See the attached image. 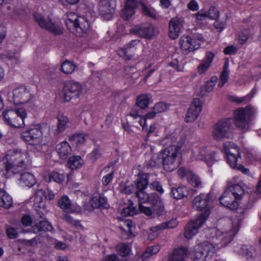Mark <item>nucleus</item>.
<instances>
[{
    "mask_svg": "<svg viewBox=\"0 0 261 261\" xmlns=\"http://www.w3.org/2000/svg\"><path fill=\"white\" fill-rule=\"evenodd\" d=\"M180 48L184 54H187L200 47V43L195 42L194 39L189 36H182L179 39Z\"/></svg>",
    "mask_w": 261,
    "mask_h": 261,
    "instance_id": "nucleus-21",
    "label": "nucleus"
},
{
    "mask_svg": "<svg viewBox=\"0 0 261 261\" xmlns=\"http://www.w3.org/2000/svg\"><path fill=\"white\" fill-rule=\"evenodd\" d=\"M88 137V135L87 134H77L71 136L70 139L73 141L77 146H81L85 143Z\"/></svg>",
    "mask_w": 261,
    "mask_h": 261,
    "instance_id": "nucleus-45",
    "label": "nucleus"
},
{
    "mask_svg": "<svg viewBox=\"0 0 261 261\" xmlns=\"http://www.w3.org/2000/svg\"><path fill=\"white\" fill-rule=\"evenodd\" d=\"M148 173L139 174L138 178L136 181V186L138 191H144L149 185L148 184Z\"/></svg>",
    "mask_w": 261,
    "mask_h": 261,
    "instance_id": "nucleus-36",
    "label": "nucleus"
},
{
    "mask_svg": "<svg viewBox=\"0 0 261 261\" xmlns=\"http://www.w3.org/2000/svg\"><path fill=\"white\" fill-rule=\"evenodd\" d=\"M188 253L185 247L175 248L169 256L168 261H184Z\"/></svg>",
    "mask_w": 261,
    "mask_h": 261,
    "instance_id": "nucleus-30",
    "label": "nucleus"
},
{
    "mask_svg": "<svg viewBox=\"0 0 261 261\" xmlns=\"http://www.w3.org/2000/svg\"><path fill=\"white\" fill-rule=\"evenodd\" d=\"M136 197L139 199V204L148 203L154 204L156 208L161 207V198L155 193L148 194L144 191H137L136 193ZM158 209H155L156 211Z\"/></svg>",
    "mask_w": 261,
    "mask_h": 261,
    "instance_id": "nucleus-13",
    "label": "nucleus"
},
{
    "mask_svg": "<svg viewBox=\"0 0 261 261\" xmlns=\"http://www.w3.org/2000/svg\"><path fill=\"white\" fill-rule=\"evenodd\" d=\"M215 55L212 52H207L205 57L203 59L197 67V71L199 74L204 73L210 68L212 63Z\"/></svg>",
    "mask_w": 261,
    "mask_h": 261,
    "instance_id": "nucleus-27",
    "label": "nucleus"
},
{
    "mask_svg": "<svg viewBox=\"0 0 261 261\" xmlns=\"http://www.w3.org/2000/svg\"><path fill=\"white\" fill-rule=\"evenodd\" d=\"M99 10L100 14L109 20L114 13L116 3L115 0H99Z\"/></svg>",
    "mask_w": 261,
    "mask_h": 261,
    "instance_id": "nucleus-15",
    "label": "nucleus"
},
{
    "mask_svg": "<svg viewBox=\"0 0 261 261\" xmlns=\"http://www.w3.org/2000/svg\"><path fill=\"white\" fill-rule=\"evenodd\" d=\"M90 27V23L87 18L84 16H79L77 21L75 22V27H73V31H70L76 36H81L84 33H87Z\"/></svg>",
    "mask_w": 261,
    "mask_h": 261,
    "instance_id": "nucleus-24",
    "label": "nucleus"
},
{
    "mask_svg": "<svg viewBox=\"0 0 261 261\" xmlns=\"http://www.w3.org/2000/svg\"><path fill=\"white\" fill-rule=\"evenodd\" d=\"M115 249L118 253L123 257L128 256L131 251L130 246L125 243L117 244L116 246Z\"/></svg>",
    "mask_w": 261,
    "mask_h": 261,
    "instance_id": "nucleus-42",
    "label": "nucleus"
},
{
    "mask_svg": "<svg viewBox=\"0 0 261 261\" xmlns=\"http://www.w3.org/2000/svg\"><path fill=\"white\" fill-rule=\"evenodd\" d=\"M58 205L63 211L66 212L72 213L74 211L71 200L66 195L63 196L59 198L58 200Z\"/></svg>",
    "mask_w": 261,
    "mask_h": 261,
    "instance_id": "nucleus-33",
    "label": "nucleus"
},
{
    "mask_svg": "<svg viewBox=\"0 0 261 261\" xmlns=\"http://www.w3.org/2000/svg\"><path fill=\"white\" fill-rule=\"evenodd\" d=\"M83 160L80 156H73L69 158L68 167L72 170L76 169L82 167Z\"/></svg>",
    "mask_w": 261,
    "mask_h": 261,
    "instance_id": "nucleus-41",
    "label": "nucleus"
},
{
    "mask_svg": "<svg viewBox=\"0 0 261 261\" xmlns=\"http://www.w3.org/2000/svg\"><path fill=\"white\" fill-rule=\"evenodd\" d=\"M70 121L68 117L62 114H59L58 116L57 130L61 133L65 130L70 125Z\"/></svg>",
    "mask_w": 261,
    "mask_h": 261,
    "instance_id": "nucleus-38",
    "label": "nucleus"
},
{
    "mask_svg": "<svg viewBox=\"0 0 261 261\" xmlns=\"http://www.w3.org/2000/svg\"><path fill=\"white\" fill-rule=\"evenodd\" d=\"M233 126L230 118L222 119L214 126L212 137L216 141H223L233 136Z\"/></svg>",
    "mask_w": 261,
    "mask_h": 261,
    "instance_id": "nucleus-5",
    "label": "nucleus"
},
{
    "mask_svg": "<svg viewBox=\"0 0 261 261\" xmlns=\"http://www.w3.org/2000/svg\"><path fill=\"white\" fill-rule=\"evenodd\" d=\"M130 32L141 37L150 39L154 35V28L149 23H144L135 26Z\"/></svg>",
    "mask_w": 261,
    "mask_h": 261,
    "instance_id": "nucleus-20",
    "label": "nucleus"
},
{
    "mask_svg": "<svg viewBox=\"0 0 261 261\" xmlns=\"http://www.w3.org/2000/svg\"><path fill=\"white\" fill-rule=\"evenodd\" d=\"M31 164L30 156L27 151L16 150L0 159V173L8 177L10 173L14 174L18 172V168H25Z\"/></svg>",
    "mask_w": 261,
    "mask_h": 261,
    "instance_id": "nucleus-2",
    "label": "nucleus"
},
{
    "mask_svg": "<svg viewBox=\"0 0 261 261\" xmlns=\"http://www.w3.org/2000/svg\"><path fill=\"white\" fill-rule=\"evenodd\" d=\"M13 199L4 189L0 188V206L9 208L12 206Z\"/></svg>",
    "mask_w": 261,
    "mask_h": 261,
    "instance_id": "nucleus-34",
    "label": "nucleus"
},
{
    "mask_svg": "<svg viewBox=\"0 0 261 261\" xmlns=\"http://www.w3.org/2000/svg\"><path fill=\"white\" fill-rule=\"evenodd\" d=\"M236 213L238 214L235 215L237 218L232 222L229 220L228 224L222 230L215 228L209 230L211 234L210 241L216 248L219 249L226 246L232 241L238 231L242 219V217L238 215L240 214L242 216L244 215L245 211L239 208Z\"/></svg>",
    "mask_w": 261,
    "mask_h": 261,
    "instance_id": "nucleus-1",
    "label": "nucleus"
},
{
    "mask_svg": "<svg viewBox=\"0 0 261 261\" xmlns=\"http://www.w3.org/2000/svg\"><path fill=\"white\" fill-rule=\"evenodd\" d=\"M34 18L39 25L55 35H59L62 33V30L58 25L52 22L49 17L45 18L41 14L36 13L34 14Z\"/></svg>",
    "mask_w": 261,
    "mask_h": 261,
    "instance_id": "nucleus-12",
    "label": "nucleus"
},
{
    "mask_svg": "<svg viewBox=\"0 0 261 261\" xmlns=\"http://www.w3.org/2000/svg\"><path fill=\"white\" fill-rule=\"evenodd\" d=\"M226 189L229 191V192L236 197V198H238L239 200L241 199L244 194V190L242 186L238 184L230 185Z\"/></svg>",
    "mask_w": 261,
    "mask_h": 261,
    "instance_id": "nucleus-39",
    "label": "nucleus"
},
{
    "mask_svg": "<svg viewBox=\"0 0 261 261\" xmlns=\"http://www.w3.org/2000/svg\"><path fill=\"white\" fill-rule=\"evenodd\" d=\"M206 156V149L204 146H195L192 149V158L194 160L203 161Z\"/></svg>",
    "mask_w": 261,
    "mask_h": 261,
    "instance_id": "nucleus-37",
    "label": "nucleus"
},
{
    "mask_svg": "<svg viewBox=\"0 0 261 261\" xmlns=\"http://www.w3.org/2000/svg\"><path fill=\"white\" fill-rule=\"evenodd\" d=\"M12 94V100L16 105L25 103L32 98L30 91L23 87L14 89Z\"/></svg>",
    "mask_w": 261,
    "mask_h": 261,
    "instance_id": "nucleus-17",
    "label": "nucleus"
},
{
    "mask_svg": "<svg viewBox=\"0 0 261 261\" xmlns=\"http://www.w3.org/2000/svg\"><path fill=\"white\" fill-rule=\"evenodd\" d=\"M219 159L215 153H210L206 156L204 161L208 167H211L215 162H218Z\"/></svg>",
    "mask_w": 261,
    "mask_h": 261,
    "instance_id": "nucleus-54",
    "label": "nucleus"
},
{
    "mask_svg": "<svg viewBox=\"0 0 261 261\" xmlns=\"http://www.w3.org/2000/svg\"><path fill=\"white\" fill-rule=\"evenodd\" d=\"M202 110V103L199 98L194 99L188 110L185 118L187 122H193L198 117Z\"/></svg>",
    "mask_w": 261,
    "mask_h": 261,
    "instance_id": "nucleus-18",
    "label": "nucleus"
},
{
    "mask_svg": "<svg viewBox=\"0 0 261 261\" xmlns=\"http://www.w3.org/2000/svg\"><path fill=\"white\" fill-rule=\"evenodd\" d=\"M252 96H248L247 95L243 97H233L232 100L233 101L236 102L238 104L244 103V104L248 103L251 99Z\"/></svg>",
    "mask_w": 261,
    "mask_h": 261,
    "instance_id": "nucleus-57",
    "label": "nucleus"
},
{
    "mask_svg": "<svg viewBox=\"0 0 261 261\" xmlns=\"http://www.w3.org/2000/svg\"><path fill=\"white\" fill-rule=\"evenodd\" d=\"M49 127L46 125H37L34 127L23 131L21 134V138L30 145L40 144L43 137L49 135Z\"/></svg>",
    "mask_w": 261,
    "mask_h": 261,
    "instance_id": "nucleus-4",
    "label": "nucleus"
},
{
    "mask_svg": "<svg viewBox=\"0 0 261 261\" xmlns=\"http://www.w3.org/2000/svg\"><path fill=\"white\" fill-rule=\"evenodd\" d=\"M136 8L133 7L127 6V5H125L124 8L121 13V17L126 20H128L135 14V9Z\"/></svg>",
    "mask_w": 261,
    "mask_h": 261,
    "instance_id": "nucleus-47",
    "label": "nucleus"
},
{
    "mask_svg": "<svg viewBox=\"0 0 261 261\" xmlns=\"http://www.w3.org/2000/svg\"><path fill=\"white\" fill-rule=\"evenodd\" d=\"M151 207L145 206L141 204H139V209L142 213H144L147 216H152L153 215H160L164 211V205L163 203L161 200V207L158 208V210L155 211V209H157L156 207H155L154 204H150Z\"/></svg>",
    "mask_w": 261,
    "mask_h": 261,
    "instance_id": "nucleus-29",
    "label": "nucleus"
},
{
    "mask_svg": "<svg viewBox=\"0 0 261 261\" xmlns=\"http://www.w3.org/2000/svg\"><path fill=\"white\" fill-rule=\"evenodd\" d=\"M215 247L210 242H204L195 246L194 261H212L216 252Z\"/></svg>",
    "mask_w": 261,
    "mask_h": 261,
    "instance_id": "nucleus-8",
    "label": "nucleus"
},
{
    "mask_svg": "<svg viewBox=\"0 0 261 261\" xmlns=\"http://www.w3.org/2000/svg\"><path fill=\"white\" fill-rule=\"evenodd\" d=\"M6 57L15 64L20 62V57L16 51L7 50L5 54Z\"/></svg>",
    "mask_w": 261,
    "mask_h": 261,
    "instance_id": "nucleus-49",
    "label": "nucleus"
},
{
    "mask_svg": "<svg viewBox=\"0 0 261 261\" xmlns=\"http://www.w3.org/2000/svg\"><path fill=\"white\" fill-rule=\"evenodd\" d=\"M205 221L202 217H196L191 220L185 227V237L187 239H191L203 225Z\"/></svg>",
    "mask_w": 261,
    "mask_h": 261,
    "instance_id": "nucleus-16",
    "label": "nucleus"
},
{
    "mask_svg": "<svg viewBox=\"0 0 261 261\" xmlns=\"http://www.w3.org/2000/svg\"><path fill=\"white\" fill-rule=\"evenodd\" d=\"M213 203L212 195L210 193L200 194L193 200L192 205L195 210L202 212L197 217H202L206 221L210 214Z\"/></svg>",
    "mask_w": 261,
    "mask_h": 261,
    "instance_id": "nucleus-6",
    "label": "nucleus"
},
{
    "mask_svg": "<svg viewBox=\"0 0 261 261\" xmlns=\"http://www.w3.org/2000/svg\"><path fill=\"white\" fill-rule=\"evenodd\" d=\"M207 17L211 19H215L218 17V11L214 7H211L208 11H206Z\"/></svg>",
    "mask_w": 261,
    "mask_h": 261,
    "instance_id": "nucleus-60",
    "label": "nucleus"
},
{
    "mask_svg": "<svg viewBox=\"0 0 261 261\" xmlns=\"http://www.w3.org/2000/svg\"><path fill=\"white\" fill-rule=\"evenodd\" d=\"M20 182L23 186L31 187L36 182V180L33 174L25 172L21 174Z\"/></svg>",
    "mask_w": 261,
    "mask_h": 261,
    "instance_id": "nucleus-35",
    "label": "nucleus"
},
{
    "mask_svg": "<svg viewBox=\"0 0 261 261\" xmlns=\"http://www.w3.org/2000/svg\"><path fill=\"white\" fill-rule=\"evenodd\" d=\"M79 16L72 12L67 13L65 22L69 31H73V27H75V22L77 21Z\"/></svg>",
    "mask_w": 261,
    "mask_h": 261,
    "instance_id": "nucleus-40",
    "label": "nucleus"
},
{
    "mask_svg": "<svg viewBox=\"0 0 261 261\" xmlns=\"http://www.w3.org/2000/svg\"><path fill=\"white\" fill-rule=\"evenodd\" d=\"M114 178V171H112L110 173L105 175L101 180L102 185L107 186L112 180Z\"/></svg>",
    "mask_w": 261,
    "mask_h": 261,
    "instance_id": "nucleus-63",
    "label": "nucleus"
},
{
    "mask_svg": "<svg viewBox=\"0 0 261 261\" xmlns=\"http://www.w3.org/2000/svg\"><path fill=\"white\" fill-rule=\"evenodd\" d=\"M142 47L143 45L139 40H133L119 50V54L122 56L125 60H129L135 55L137 49Z\"/></svg>",
    "mask_w": 261,
    "mask_h": 261,
    "instance_id": "nucleus-14",
    "label": "nucleus"
},
{
    "mask_svg": "<svg viewBox=\"0 0 261 261\" xmlns=\"http://www.w3.org/2000/svg\"><path fill=\"white\" fill-rule=\"evenodd\" d=\"M65 177V176L63 174H60L57 172H52L49 176L50 181L53 180L59 183L62 182Z\"/></svg>",
    "mask_w": 261,
    "mask_h": 261,
    "instance_id": "nucleus-53",
    "label": "nucleus"
},
{
    "mask_svg": "<svg viewBox=\"0 0 261 261\" xmlns=\"http://www.w3.org/2000/svg\"><path fill=\"white\" fill-rule=\"evenodd\" d=\"M215 85H213L211 82H207L206 84L201 87V94L202 95H205L206 92H210L213 90Z\"/></svg>",
    "mask_w": 261,
    "mask_h": 261,
    "instance_id": "nucleus-62",
    "label": "nucleus"
},
{
    "mask_svg": "<svg viewBox=\"0 0 261 261\" xmlns=\"http://www.w3.org/2000/svg\"><path fill=\"white\" fill-rule=\"evenodd\" d=\"M56 150L59 157L62 159H66L71 154L72 149L66 141H63L57 144Z\"/></svg>",
    "mask_w": 261,
    "mask_h": 261,
    "instance_id": "nucleus-28",
    "label": "nucleus"
},
{
    "mask_svg": "<svg viewBox=\"0 0 261 261\" xmlns=\"http://www.w3.org/2000/svg\"><path fill=\"white\" fill-rule=\"evenodd\" d=\"M190 194L188 188L186 186H179L171 189V195L176 199H181Z\"/></svg>",
    "mask_w": 261,
    "mask_h": 261,
    "instance_id": "nucleus-32",
    "label": "nucleus"
},
{
    "mask_svg": "<svg viewBox=\"0 0 261 261\" xmlns=\"http://www.w3.org/2000/svg\"><path fill=\"white\" fill-rule=\"evenodd\" d=\"M177 140V134L173 133L172 134L167 135L161 141L163 145H168V147L174 145V142Z\"/></svg>",
    "mask_w": 261,
    "mask_h": 261,
    "instance_id": "nucleus-48",
    "label": "nucleus"
},
{
    "mask_svg": "<svg viewBox=\"0 0 261 261\" xmlns=\"http://www.w3.org/2000/svg\"><path fill=\"white\" fill-rule=\"evenodd\" d=\"M255 113V109L250 105L245 108L236 109L233 112V121L236 127L243 132L249 130Z\"/></svg>",
    "mask_w": 261,
    "mask_h": 261,
    "instance_id": "nucleus-3",
    "label": "nucleus"
},
{
    "mask_svg": "<svg viewBox=\"0 0 261 261\" xmlns=\"http://www.w3.org/2000/svg\"><path fill=\"white\" fill-rule=\"evenodd\" d=\"M249 31L248 29H245L240 33L238 39L241 44H244L247 41L249 37Z\"/></svg>",
    "mask_w": 261,
    "mask_h": 261,
    "instance_id": "nucleus-56",
    "label": "nucleus"
},
{
    "mask_svg": "<svg viewBox=\"0 0 261 261\" xmlns=\"http://www.w3.org/2000/svg\"><path fill=\"white\" fill-rule=\"evenodd\" d=\"M63 90L65 100L69 101L80 97L83 91V86L80 83L70 80L65 83Z\"/></svg>",
    "mask_w": 261,
    "mask_h": 261,
    "instance_id": "nucleus-11",
    "label": "nucleus"
},
{
    "mask_svg": "<svg viewBox=\"0 0 261 261\" xmlns=\"http://www.w3.org/2000/svg\"><path fill=\"white\" fill-rule=\"evenodd\" d=\"M101 156L100 150L99 148L94 149L92 152L89 154L90 158L93 161H95Z\"/></svg>",
    "mask_w": 261,
    "mask_h": 261,
    "instance_id": "nucleus-64",
    "label": "nucleus"
},
{
    "mask_svg": "<svg viewBox=\"0 0 261 261\" xmlns=\"http://www.w3.org/2000/svg\"><path fill=\"white\" fill-rule=\"evenodd\" d=\"M150 97L148 94H142L138 96L136 99V105L141 109L147 108L149 103Z\"/></svg>",
    "mask_w": 261,
    "mask_h": 261,
    "instance_id": "nucleus-43",
    "label": "nucleus"
},
{
    "mask_svg": "<svg viewBox=\"0 0 261 261\" xmlns=\"http://www.w3.org/2000/svg\"><path fill=\"white\" fill-rule=\"evenodd\" d=\"M55 197V194L51 191H48L47 195L46 194L45 191L42 189H38L35 195L34 207L35 208H45V200L48 198L49 200H52Z\"/></svg>",
    "mask_w": 261,
    "mask_h": 261,
    "instance_id": "nucleus-19",
    "label": "nucleus"
},
{
    "mask_svg": "<svg viewBox=\"0 0 261 261\" xmlns=\"http://www.w3.org/2000/svg\"><path fill=\"white\" fill-rule=\"evenodd\" d=\"M142 13L146 16H149L152 18L156 17V14L155 10L146 6L144 4H141Z\"/></svg>",
    "mask_w": 261,
    "mask_h": 261,
    "instance_id": "nucleus-52",
    "label": "nucleus"
},
{
    "mask_svg": "<svg viewBox=\"0 0 261 261\" xmlns=\"http://www.w3.org/2000/svg\"><path fill=\"white\" fill-rule=\"evenodd\" d=\"M180 154L170 147L164 149L160 155L162 159L164 169L168 172L174 170L178 166L177 158Z\"/></svg>",
    "mask_w": 261,
    "mask_h": 261,
    "instance_id": "nucleus-10",
    "label": "nucleus"
},
{
    "mask_svg": "<svg viewBox=\"0 0 261 261\" xmlns=\"http://www.w3.org/2000/svg\"><path fill=\"white\" fill-rule=\"evenodd\" d=\"M224 150L227 155V163L232 168H236L243 174H249V170L248 169L246 168L241 164H237L239 160L241 158L239 148L237 146L233 144L231 148H229L225 145Z\"/></svg>",
    "mask_w": 261,
    "mask_h": 261,
    "instance_id": "nucleus-9",
    "label": "nucleus"
},
{
    "mask_svg": "<svg viewBox=\"0 0 261 261\" xmlns=\"http://www.w3.org/2000/svg\"><path fill=\"white\" fill-rule=\"evenodd\" d=\"M6 233L8 238L11 239H16L18 237V232L16 229L12 227L7 228Z\"/></svg>",
    "mask_w": 261,
    "mask_h": 261,
    "instance_id": "nucleus-61",
    "label": "nucleus"
},
{
    "mask_svg": "<svg viewBox=\"0 0 261 261\" xmlns=\"http://www.w3.org/2000/svg\"><path fill=\"white\" fill-rule=\"evenodd\" d=\"M32 228L34 233L39 235H41L47 231L52 232L54 231L53 226L47 220L40 221L33 225Z\"/></svg>",
    "mask_w": 261,
    "mask_h": 261,
    "instance_id": "nucleus-25",
    "label": "nucleus"
},
{
    "mask_svg": "<svg viewBox=\"0 0 261 261\" xmlns=\"http://www.w3.org/2000/svg\"><path fill=\"white\" fill-rule=\"evenodd\" d=\"M75 67L74 64L66 61L62 64L61 70L65 74H70L74 71Z\"/></svg>",
    "mask_w": 261,
    "mask_h": 261,
    "instance_id": "nucleus-51",
    "label": "nucleus"
},
{
    "mask_svg": "<svg viewBox=\"0 0 261 261\" xmlns=\"http://www.w3.org/2000/svg\"><path fill=\"white\" fill-rule=\"evenodd\" d=\"M161 249L159 245L151 246L148 247L142 255L143 259L149 257L151 255L156 254Z\"/></svg>",
    "mask_w": 261,
    "mask_h": 261,
    "instance_id": "nucleus-50",
    "label": "nucleus"
},
{
    "mask_svg": "<svg viewBox=\"0 0 261 261\" xmlns=\"http://www.w3.org/2000/svg\"><path fill=\"white\" fill-rule=\"evenodd\" d=\"M228 63H225L223 67V70L219 77V82L218 86L220 88L222 87L227 82L229 77V71L228 70Z\"/></svg>",
    "mask_w": 261,
    "mask_h": 261,
    "instance_id": "nucleus-46",
    "label": "nucleus"
},
{
    "mask_svg": "<svg viewBox=\"0 0 261 261\" xmlns=\"http://www.w3.org/2000/svg\"><path fill=\"white\" fill-rule=\"evenodd\" d=\"M187 139L186 135L184 134L178 136L177 135V140L174 143L175 144L172 145L170 146L176 151L181 153V149L186 142Z\"/></svg>",
    "mask_w": 261,
    "mask_h": 261,
    "instance_id": "nucleus-44",
    "label": "nucleus"
},
{
    "mask_svg": "<svg viewBox=\"0 0 261 261\" xmlns=\"http://www.w3.org/2000/svg\"><path fill=\"white\" fill-rule=\"evenodd\" d=\"M167 106L166 103L160 102L154 105L152 109L156 114L164 112L166 110Z\"/></svg>",
    "mask_w": 261,
    "mask_h": 261,
    "instance_id": "nucleus-58",
    "label": "nucleus"
},
{
    "mask_svg": "<svg viewBox=\"0 0 261 261\" xmlns=\"http://www.w3.org/2000/svg\"><path fill=\"white\" fill-rule=\"evenodd\" d=\"M235 251L241 254L247 260H253L256 256L255 248L253 246L242 245Z\"/></svg>",
    "mask_w": 261,
    "mask_h": 261,
    "instance_id": "nucleus-26",
    "label": "nucleus"
},
{
    "mask_svg": "<svg viewBox=\"0 0 261 261\" xmlns=\"http://www.w3.org/2000/svg\"><path fill=\"white\" fill-rule=\"evenodd\" d=\"M190 184L194 187H200L201 186V181L200 178L196 175L191 174Z\"/></svg>",
    "mask_w": 261,
    "mask_h": 261,
    "instance_id": "nucleus-59",
    "label": "nucleus"
},
{
    "mask_svg": "<svg viewBox=\"0 0 261 261\" xmlns=\"http://www.w3.org/2000/svg\"><path fill=\"white\" fill-rule=\"evenodd\" d=\"M184 23V19L181 18L174 17L170 20L169 24V36L170 38L175 39L179 36Z\"/></svg>",
    "mask_w": 261,
    "mask_h": 261,
    "instance_id": "nucleus-23",
    "label": "nucleus"
},
{
    "mask_svg": "<svg viewBox=\"0 0 261 261\" xmlns=\"http://www.w3.org/2000/svg\"><path fill=\"white\" fill-rule=\"evenodd\" d=\"M221 204L231 210H236L239 205V200L227 189L219 198Z\"/></svg>",
    "mask_w": 261,
    "mask_h": 261,
    "instance_id": "nucleus-22",
    "label": "nucleus"
},
{
    "mask_svg": "<svg viewBox=\"0 0 261 261\" xmlns=\"http://www.w3.org/2000/svg\"><path fill=\"white\" fill-rule=\"evenodd\" d=\"M90 203L93 208H97L100 207L107 208L109 206L107 198L103 195L93 197L90 201Z\"/></svg>",
    "mask_w": 261,
    "mask_h": 261,
    "instance_id": "nucleus-31",
    "label": "nucleus"
},
{
    "mask_svg": "<svg viewBox=\"0 0 261 261\" xmlns=\"http://www.w3.org/2000/svg\"><path fill=\"white\" fill-rule=\"evenodd\" d=\"M149 187L152 190H155L160 194H162L164 192L162 185L158 180H154L149 185Z\"/></svg>",
    "mask_w": 261,
    "mask_h": 261,
    "instance_id": "nucleus-55",
    "label": "nucleus"
},
{
    "mask_svg": "<svg viewBox=\"0 0 261 261\" xmlns=\"http://www.w3.org/2000/svg\"><path fill=\"white\" fill-rule=\"evenodd\" d=\"M27 115L25 110L22 108L9 110L3 113L6 122L16 128L24 126V119L27 117Z\"/></svg>",
    "mask_w": 261,
    "mask_h": 261,
    "instance_id": "nucleus-7",
    "label": "nucleus"
}]
</instances>
